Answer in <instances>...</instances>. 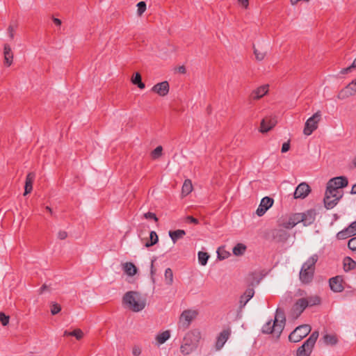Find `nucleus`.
<instances>
[{
  "instance_id": "1",
  "label": "nucleus",
  "mask_w": 356,
  "mask_h": 356,
  "mask_svg": "<svg viewBox=\"0 0 356 356\" xmlns=\"http://www.w3.org/2000/svg\"><path fill=\"white\" fill-rule=\"evenodd\" d=\"M318 259L317 254H314L303 264L300 272V280L304 284L312 282L314 277L315 264Z\"/></svg>"
},
{
  "instance_id": "2",
  "label": "nucleus",
  "mask_w": 356,
  "mask_h": 356,
  "mask_svg": "<svg viewBox=\"0 0 356 356\" xmlns=\"http://www.w3.org/2000/svg\"><path fill=\"white\" fill-rule=\"evenodd\" d=\"M139 294L136 291H128L123 296V303L127 305L129 309L138 312L145 308V302L136 297Z\"/></svg>"
},
{
  "instance_id": "3",
  "label": "nucleus",
  "mask_w": 356,
  "mask_h": 356,
  "mask_svg": "<svg viewBox=\"0 0 356 356\" xmlns=\"http://www.w3.org/2000/svg\"><path fill=\"white\" fill-rule=\"evenodd\" d=\"M201 338L200 332L197 330H193L188 332L184 338L185 343L180 347L181 352L184 355L190 354L196 346V343L192 342L193 339L197 343Z\"/></svg>"
},
{
  "instance_id": "4",
  "label": "nucleus",
  "mask_w": 356,
  "mask_h": 356,
  "mask_svg": "<svg viewBox=\"0 0 356 356\" xmlns=\"http://www.w3.org/2000/svg\"><path fill=\"white\" fill-rule=\"evenodd\" d=\"M318 332L314 331L296 351V356H309L318 337Z\"/></svg>"
},
{
  "instance_id": "5",
  "label": "nucleus",
  "mask_w": 356,
  "mask_h": 356,
  "mask_svg": "<svg viewBox=\"0 0 356 356\" xmlns=\"http://www.w3.org/2000/svg\"><path fill=\"white\" fill-rule=\"evenodd\" d=\"M312 330L309 325L304 324L297 327L289 336L291 342L297 343L307 336Z\"/></svg>"
},
{
  "instance_id": "6",
  "label": "nucleus",
  "mask_w": 356,
  "mask_h": 356,
  "mask_svg": "<svg viewBox=\"0 0 356 356\" xmlns=\"http://www.w3.org/2000/svg\"><path fill=\"white\" fill-rule=\"evenodd\" d=\"M321 118V112L320 111L315 113L305 122L303 133L306 136L311 135L314 131L318 128V124Z\"/></svg>"
},
{
  "instance_id": "7",
  "label": "nucleus",
  "mask_w": 356,
  "mask_h": 356,
  "mask_svg": "<svg viewBox=\"0 0 356 356\" xmlns=\"http://www.w3.org/2000/svg\"><path fill=\"white\" fill-rule=\"evenodd\" d=\"M343 283L344 280L341 275H337L329 280L330 289L335 293H340L344 290Z\"/></svg>"
},
{
  "instance_id": "8",
  "label": "nucleus",
  "mask_w": 356,
  "mask_h": 356,
  "mask_svg": "<svg viewBox=\"0 0 356 356\" xmlns=\"http://www.w3.org/2000/svg\"><path fill=\"white\" fill-rule=\"evenodd\" d=\"M307 307H308V305L306 299L303 298L298 299L291 309L293 316L295 318L299 317Z\"/></svg>"
},
{
  "instance_id": "9",
  "label": "nucleus",
  "mask_w": 356,
  "mask_h": 356,
  "mask_svg": "<svg viewBox=\"0 0 356 356\" xmlns=\"http://www.w3.org/2000/svg\"><path fill=\"white\" fill-rule=\"evenodd\" d=\"M197 312L195 310H184L180 316V323H182L183 327L187 328L191 322L197 316Z\"/></svg>"
},
{
  "instance_id": "10",
  "label": "nucleus",
  "mask_w": 356,
  "mask_h": 356,
  "mask_svg": "<svg viewBox=\"0 0 356 356\" xmlns=\"http://www.w3.org/2000/svg\"><path fill=\"white\" fill-rule=\"evenodd\" d=\"M285 321L286 318L284 311L280 308L277 309L273 323L277 326V333H282L285 325Z\"/></svg>"
},
{
  "instance_id": "11",
  "label": "nucleus",
  "mask_w": 356,
  "mask_h": 356,
  "mask_svg": "<svg viewBox=\"0 0 356 356\" xmlns=\"http://www.w3.org/2000/svg\"><path fill=\"white\" fill-rule=\"evenodd\" d=\"M277 124V120L275 117H266L264 118L260 124V132L266 133L272 129Z\"/></svg>"
},
{
  "instance_id": "12",
  "label": "nucleus",
  "mask_w": 356,
  "mask_h": 356,
  "mask_svg": "<svg viewBox=\"0 0 356 356\" xmlns=\"http://www.w3.org/2000/svg\"><path fill=\"white\" fill-rule=\"evenodd\" d=\"M311 188L310 186L305 182H302L300 184L297 188H296V191L294 192V198H301L303 199L306 197L308 194L310 193Z\"/></svg>"
},
{
  "instance_id": "13",
  "label": "nucleus",
  "mask_w": 356,
  "mask_h": 356,
  "mask_svg": "<svg viewBox=\"0 0 356 356\" xmlns=\"http://www.w3.org/2000/svg\"><path fill=\"white\" fill-rule=\"evenodd\" d=\"M273 202H274L273 199L271 197H264L261 200L260 204L256 211V213L257 214V216H262L266 212V211L270 207H272Z\"/></svg>"
},
{
  "instance_id": "14",
  "label": "nucleus",
  "mask_w": 356,
  "mask_h": 356,
  "mask_svg": "<svg viewBox=\"0 0 356 356\" xmlns=\"http://www.w3.org/2000/svg\"><path fill=\"white\" fill-rule=\"evenodd\" d=\"M169 88L168 82L165 81L154 85L152 88V91L158 94L159 96L165 97L169 92Z\"/></svg>"
},
{
  "instance_id": "15",
  "label": "nucleus",
  "mask_w": 356,
  "mask_h": 356,
  "mask_svg": "<svg viewBox=\"0 0 356 356\" xmlns=\"http://www.w3.org/2000/svg\"><path fill=\"white\" fill-rule=\"evenodd\" d=\"M301 216V222L303 223L305 226H308L312 225L316 218V211L314 209H310L307 211L305 213H300Z\"/></svg>"
},
{
  "instance_id": "16",
  "label": "nucleus",
  "mask_w": 356,
  "mask_h": 356,
  "mask_svg": "<svg viewBox=\"0 0 356 356\" xmlns=\"http://www.w3.org/2000/svg\"><path fill=\"white\" fill-rule=\"evenodd\" d=\"M230 334L231 331L229 329L224 330L219 334L216 343V349L217 350H219L222 348L225 342L229 339Z\"/></svg>"
},
{
  "instance_id": "17",
  "label": "nucleus",
  "mask_w": 356,
  "mask_h": 356,
  "mask_svg": "<svg viewBox=\"0 0 356 356\" xmlns=\"http://www.w3.org/2000/svg\"><path fill=\"white\" fill-rule=\"evenodd\" d=\"M328 183L337 190H341V188L348 186V181L346 177L341 176L331 179Z\"/></svg>"
},
{
  "instance_id": "18",
  "label": "nucleus",
  "mask_w": 356,
  "mask_h": 356,
  "mask_svg": "<svg viewBox=\"0 0 356 356\" xmlns=\"http://www.w3.org/2000/svg\"><path fill=\"white\" fill-rule=\"evenodd\" d=\"M268 84L258 87L251 92L250 97L253 100L259 99L268 93Z\"/></svg>"
},
{
  "instance_id": "19",
  "label": "nucleus",
  "mask_w": 356,
  "mask_h": 356,
  "mask_svg": "<svg viewBox=\"0 0 356 356\" xmlns=\"http://www.w3.org/2000/svg\"><path fill=\"white\" fill-rule=\"evenodd\" d=\"M254 289L248 286L244 293L240 297L239 307L241 309L245 307L248 302L254 296Z\"/></svg>"
},
{
  "instance_id": "20",
  "label": "nucleus",
  "mask_w": 356,
  "mask_h": 356,
  "mask_svg": "<svg viewBox=\"0 0 356 356\" xmlns=\"http://www.w3.org/2000/svg\"><path fill=\"white\" fill-rule=\"evenodd\" d=\"M264 275L261 273L253 272L249 274L248 275V286L253 288L254 286L258 285L261 280L264 277Z\"/></svg>"
},
{
  "instance_id": "21",
  "label": "nucleus",
  "mask_w": 356,
  "mask_h": 356,
  "mask_svg": "<svg viewBox=\"0 0 356 356\" xmlns=\"http://www.w3.org/2000/svg\"><path fill=\"white\" fill-rule=\"evenodd\" d=\"M325 195H328L330 197L333 198H337L339 200L343 197V192L341 190H337L334 188L332 185L327 182V188Z\"/></svg>"
},
{
  "instance_id": "22",
  "label": "nucleus",
  "mask_w": 356,
  "mask_h": 356,
  "mask_svg": "<svg viewBox=\"0 0 356 356\" xmlns=\"http://www.w3.org/2000/svg\"><path fill=\"white\" fill-rule=\"evenodd\" d=\"M261 332L264 334H274L277 337H279L281 333L277 332V326L272 322V320L268 321L262 327Z\"/></svg>"
},
{
  "instance_id": "23",
  "label": "nucleus",
  "mask_w": 356,
  "mask_h": 356,
  "mask_svg": "<svg viewBox=\"0 0 356 356\" xmlns=\"http://www.w3.org/2000/svg\"><path fill=\"white\" fill-rule=\"evenodd\" d=\"M3 54H4V64L9 67L13 63V53L9 44H4L3 48Z\"/></svg>"
},
{
  "instance_id": "24",
  "label": "nucleus",
  "mask_w": 356,
  "mask_h": 356,
  "mask_svg": "<svg viewBox=\"0 0 356 356\" xmlns=\"http://www.w3.org/2000/svg\"><path fill=\"white\" fill-rule=\"evenodd\" d=\"M35 175L34 172H29L26 175L25 186H24V195H26L30 193L33 190V183L35 179Z\"/></svg>"
},
{
  "instance_id": "25",
  "label": "nucleus",
  "mask_w": 356,
  "mask_h": 356,
  "mask_svg": "<svg viewBox=\"0 0 356 356\" xmlns=\"http://www.w3.org/2000/svg\"><path fill=\"white\" fill-rule=\"evenodd\" d=\"M301 216L300 213L293 214L289 220L284 223V227L286 229H291L295 227L298 222H301Z\"/></svg>"
},
{
  "instance_id": "26",
  "label": "nucleus",
  "mask_w": 356,
  "mask_h": 356,
  "mask_svg": "<svg viewBox=\"0 0 356 356\" xmlns=\"http://www.w3.org/2000/svg\"><path fill=\"white\" fill-rule=\"evenodd\" d=\"M343 268L345 272H348L356 268V261L350 257H346L343 261Z\"/></svg>"
},
{
  "instance_id": "27",
  "label": "nucleus",
  "mask_w": 356,
  "mask_h": 356,
  "mask_svg": "<svg viewBox=\"0 0 356 356\" xmlns=\"http://www.w3.org/2000/svg\"><path fill=\"white\" fill-rule=\"evenodd\" d=\"M123 270L124 273L129 275L134 276L137 273V268L136 266L131 262H126L123 264Z\"/></svg>"
},
{
  "instance_id": "28",
  "label": "nucleus",
  "mask_w": 356,
  "mask_h": 356,
  "mask_svg": "<svg viewBox=\"0 0 356 356\" xmlns=\"http://www.w3.org/2000/svg\"><path fill=\"white\" fill-rule=\"evenodd\" d=\"M339 200L337 198H333L330 197L328 195H325L323 202L325 207L327 209H330L334 207Z\"/></svg>"
},
{
  "instance_id": "29",
  "label": "nucleus",
  "mask_w": 356,
  "mask_h": 356,
  "mask_svg": "<svg viewBox=\"0 0 356 356\" xmlns=\"http://www.w3.org/2000/svg\"><path fill=\"white\" fill-rule=\"evenodd\" d=\"M185 235L186 232L183 229H177L175 231L169 232V236H170L174 243H175L177 240L183 238Z\"/></svg>"
},
{
  "instance_id": "30",
  "label": "nucleus",
  "mask_w": 356,
  "mask_h": 356,
  "mask_svg": "<svg viewBox=\"0 0 356 356\" xmlns=\"http://www.w3.org/2000/svg\"><path fill=\"white\" fill-rule=\"evenodd\" d=\"M304 298L306 299L308 307L318 305L321 302V298L317 295L309 296Z\"/></svg>"
},
{
  "instance_id": "31",
  "label": "nucleus",
  "mask_w": 356,
  "mask_h": 356,
  "mask_svg": "<svg viewBox=\"0 0 356 356\" xmlns=\"http://www.w3.org/2000/svg\"><path fill=\"white\" fill-rule=\"evenodd\" d=\"M170 337V332L169 330H165L161 333H159L156 337V340L159 344L164 343Z\"/></svg>"
},
{
  "instance_id": "32",
  "label": "nucleus",
  "mask_w": 356,
  "mask_h": 356,
  "mask_svg": "<svg viewBox=\"0 0 356 356\" xmlns=\"http://www.w3.org/2000/svg\"><path fill=\"white\" fill-rule=\"evenodd\" d=\"M131 81L134 85H136L140 89H143L145 87V83L142 81V77L139 72H136L131 79Z\"/></svg>"
},
{
  "instance_id": "33",
  "label": "nucleus",
  "mask_w": 356,
  "mask_h": 356,
  "mask_svg": "<svg viewBox=\"0 0 356 356\" xmlns=\"http://www.w3.org/2000/svg\"><path fill=\"white\" fill-rule=\"evenodd\" d=\"M323 341L326 345L334 346L337 343L338 339L334 334H325L323 336Z\"/></svg>"
},
{
  "instance_id": "34",
  "label": "nucleus",
  "mask_w": 356,
  "mask_h": 356,
  "mask_svg": "<svg viewBox=\"0 0 356 356\" xmlns=\"http://www.w3.org/2000/svg\"><path fill=\"white\" fill-rule=\"evenodd\" d=\"M158 235L154 231H152L149 234V239L145 243L146 248H149L158 243Z\"/></svg>"
},
{
  "instance_id": "35",
  "label": "nucleus",
  "mask_w": 356,
  "mask_h": 356,
  "mask_svg": "<svg viewBox=\"0 0 356 356\" xmlns=\"http://www.w3.org/2000/svg\"><path fill=\"white\" fill-rule=\"evenodd\" d=\"M63 335L65 337L67 336H72L74 337L77 340H80L83 337V332L81 329H75L72 332L65 331Z\"/></svg>"
},
{
  "instance_id": "36",
  "label": "nucleus",
  "mask_w": 356,
  "mask_h": 356,
  "mask_svg": "<svg viewBox=\"0 0 356 356\" xmlns=\"http://www.w3.org/2000/svg\"><path fill=\"white\" fill-rule=\"evenodd\" d=\"M351 236H353V235L350 233V229L348 227L345 228L344 229L339 232L337 234L336 237L338 240H343V239L350 237Z\"/></svg>"
},
{
  "instance_id": "37",
  "label": "nucleus",
  "mask_w": 356,
  "mask_h": 356,
  "mask_svg": "<svg viewBox=\"0 0 356 356\" xmlns=\"http://www.w3.org/2000/svg\"><path fill=\"white\" fill-rule=\"evenodd\" d=\"M193 190L192 182L190 179H186L182 186L181 193L184 195H188Z\"/></svg>"
},
{
  "instance_id": "38",
  "label": "nucleus",
  "mask_w": 356,
  "mask_h": 356,
  "mask_svg": "<svg viewBox=\"0 0 356 356\" xmlns=\"http://www.w3.org/2000/svg\"><path fill=\"white\" fill-rule=\"evenodd\" d=\"M353 94L350 91V90L348 88V86H346L344 88L341 90L338 93L337 97L339 99H345L350 96H352Z\"/></svg>"
},
{
  "instance_id": "39",
  "label": "nucleus",
  "mask_w": 356,
  "mask_h": 356,
  "mask_svg": "<svg viewBox=\"0 0 356 356\" xmlns=\"http://www.w3.org/2000/svg\"><path fill=\"white\" fill-rule=\"evenodd\" d=\"M246 250V246L243 243H238L233 248V254L236 256L243 255Z\"/></svg>"
},
{
  "instance_id": "40",
  "label": "nucleus",
  "mask_w": 356,
  "mask_h": 356,
  "mask_svg": "<svg viewBox=\"0 0 356 356\" xmlns=\"http://www.w3.org/2000/svg\"><path fill=\"white\" fill-rule=\"evenodd\" d=\"M165 281L168 285H172L173 283V273L170 268H168L165 271Z\"/></svg>"
},
{
  "instance_id": "41",
  "label": "nucleus",
  "mask_w": 356,
  "mask_h": 356,
  "mask_svg": "<svg viewBox=\"0 0 356 356\" xmlns=\"http://www.w3.org/2000/svg\"><path fill=\"white\" fill-rule=\"evenodd\" d=\"M209 258V255L207 252H198V259L199 262L201 265L205 266L207 263V261Z\"/></svg>"
},
{
  "instance_id": "42",
  "label": "nucleus",
  "mask_w": 356,
  "mask_h": 356,
  "mask_svg": "<svg viewBox=\"0 0 356 356\" xmlns=\"http://www.w3.org/2000/svg\"><path fill=\"white\" fill-rule=\"evenodd\" d=\"M163 147L159 145L156 147L152 152L151 156L153 159H157L162 156Z\"/></svg>"
},
{
  "instance_id": "43",
  "label": "nucleus",
  "mask_w": 356,
  "mask_h": 356,
  "mask_svg": "<svg viewBox=\"0 0 356 356\" xmlns=\"http://www.w3.org/2000/svg\"><path fill=\"white\" fill-rule=\"evenodd\" d=\"M253 49L256 59L259 61L263 60L266 56V52L259 51V49H256L254 46H253Z\"/></svg>"
},
{
  "instance_id": "44",
  "label": "nucleus",
  "mask_w": 356,
  "mask_h": 356,
  "mask_svg": "<svg viewBox=\"0 0 356 356\" xmlns=\"http://www.w3.org/2000/svg\"><path fill=\"white\" fill-rule=\"evenodd\" d=\"M137 15L141 16L146 10V3L145 1H140L137 3Z\"/></svg>"
},
{
  "instance_id": "45",
  "label": "nucleus",
  "mask_w": 356,
  "mask_h": 356,
  "mask_svg": "<svg viewBox=\"0 0 356 356\" xmlns=\"http://www.w3.org/2000/svg\"><path fill=\"white\" fill-rule=\"evenodd\" d=\"M61 310V306L56 302H54L51 305V313L52 315H56L59 313Z\"/></svg>"
},
{
  "instance_id": "46",
  "label": "nucleus",
  "mask_w": 356,
  "mask_h": 356,
  "mask_svg": "<svg viewBox=\"0 0 356 356\" xmlns=\"http://www.w3.org/2000/svg\"><path fill=\"white\" fill-rule=\"evenodd\" d=\"M9 319V316L6 315L3 312H0V321L3 326L8 324Z\"/></svg>"
},
{
  "instance_id": "47",
  "label": "nucleus",
  "mask_w": 356,
  "mask_h": 356,
  "mask_svg": "<svg viewBox=\"0 0 356 356\" xmlns=\"http://www.w3.org/2000/svg\"><path fill=\"white\" fill-rule=\"evenodd\" d=\"M348 247L353 251H356V236L350 238L348 243Z\"/></svg>"
},
{
  "instance_id": "48",
  "label": "nucleus",
  "mask_w": 356,
  "mask_h": 356,
  "mask_svg": "<svg viewBox=\"0 0 356 356\" xmlns=\"http://www.w3.org/2000/svg\"><path fill=\"white\" fill-rule=\"evenodd\" d=\"M144 217L146 218V219H152L154 220L155 222H157L159 220L158 218L156 217V214L154 213H152V212H147L145 213H144Z\"/></svg>"
},
{
  "instance_id": "49",
  "label": "nucleus",
  "mask_w": 356,
  "mask_h": 356,
  "mask_svg": "<svg viewBox=\"0 0 356 356\" xmlns=\"http://www.w3.org/2000/svg\"><path fill=\"white\" fill-rule=\"evenodd\" d=\"M155 260H156L155 259L152 260L151 268H150L151 279H152L153 283L155 282L154 275L156 273V269L154 267V262L155 261Z\"/></svg>"
},
{
  "instance_id": "50",
  "label": "nucleus",
  "mask_w": 356,
  "mask_h": 356,
  "mask_svg": "<svg viewBox=\"0 0 356 356\" xmlns=\"http://www.w3.org/2000/svg\"><path fill=\"white\" fill-rule=\"evenodd\" d=\"M347 86L350 90L353 95L356 94V80L350 83Z\"/></svg>"
},
{
  "instance_id": "51",
  "label": "nucleus",
  "mask_w": 356,
  "mask_h": 356,
  "mask_svg": "<svg viewBox=\"0 0 356 356\" xmlns=\"http://www.w3.org/2000/svg\"><path fill=\"white\" fill-rule=\"evenodd\" d=\"M348 227L350 228V233L355 236L356 235V220L353 222Z\"/></svg>"
},
{
  "instance_id": "52",
  "label": "nucleus",
  "mask_w": 356,
  "mask_h": 356,
  "mask_svg": "<svg viewBox=\"0 0 356 356\" xmlns=\"http://www.w3.org/2000/svg\"><path fill=\"white\" fill-rule=\"evenodd\" d=\"M186 221L188 222L193 223V224H195V225L199 223V220L197 218H194V217H193L191 216H188L186 217Z\"/></svg>"
},
{
  "instance_id": "53",
  "label": "nucleus",
  "mask_w": 356,
  "mask_h": 356,
  "mask_svg": "<svg viewBox=\"0 0 356 356\" xmlns=\"http://www.w3.org/2000/svg\"><path fill=\"white\" fill-rule=\"evenodd\" d=\"M279 234V236L282 238H283L284 240H286L287 238H288V234L286 232L283 231V230H279L277 231V236Z\"/></svg>"
},
{
  "instance_id": "54",
  "label": "nucleus",
  "mask_w": 356,
  "mask_h": 356,
  "mask_svg": "<svg viewBox=\"0 0 356 356\" xmlns=\"http://www.w3.org/2000/svg\"><path fill=\"white\" fill-rule=\"evenodd\" d=\"M132 353L135 356H138L141 354V349L138 346H134L132 349Z\"/></svg>"
},
{
  "instance_id": "55",
  "label": "nucleus",
  "mask_w": 356,
  "mask_h": 356,
  "mask_svg": "<svg viewBox=\"0 0 356 356\" xmlns=\"http://www.w3.org/2000/svg\"><path fill=\"white\" fill-rule=\"evenodd\" d=\"M289 149H290V143H289V141H288L286 143H284L282 145V153L286 152H288L289 150Z\"/></svg>"
},
{
  "instance_id": "56",
  "label": "nucleus",
  "mask_w": 356,
  "mask_h": 356,
  "mask_svg": "<svg viewBox=\"0 0 356 356\" xmlns=\"http://www.w3.org/2000/svg\"><path fill=\"white\" fill-rule=\"evenodd\" d=\"M58 237L60 240H64L67 237V233L65 231H60L58 233Z\"/></svg>"
},
{
  "instance_id": "57",
  "label": "nucleus",
  "mask_w": 356,
  "mask_h": 356,
  "mask_svg": "<svg viewBox=\"0 0 356 356\" xmlns=\"http://www.w3.org/2000/svg\"><path fill=\"white\" fill-rule=\"evenodd\" d=\"M238 3L243 7L244 8L247 9L249 6V0H238Z\"/></svg>"
},
{
  "instance_id": "58",
  "label": "nucleus",
  "mask_w": 356,
  "mask_h": 356,
  "mask_svg": "<svg viewBox=\"0 0 356 356\" xmlns=\"http://www.w3.org/2000/svg\"><path fill=\"white\" fill-rule=\"evenodd\" d=\"M354 69L353 67H351V65H350L349 67H345V68H343L341 71H340V74H348L349 72H350L352 71V70Z\"/></svg>"
},
{
  "instance_id": "59",
  "label": "nucleus",
  "mask_w": 356,
  "mask_h": 356,
  "mask_svg": "<svg viewBox=\"0 0 356 356\" xmlns=\"http://www.w3.org/2000/svg\"><path fill=\"white\" fill-rule=\"evenodd\" d=\"M8 31L9 35H10V38L13 39V38H14V31H15L14 27L13 26L10 25L8 26Z\"/></svg>"
},
{
  "instance_id": "60",
  "label": "nucleus",
  "mask_w": 356,
  "mask_h": 356,
  "mask_svg": "<svg viewBox=\"0 0 356 356\" xmlns=\"http://www.w3.org/2000/svg\"><path fill=\"white\" fill-rule=\"evenodd\" d=\"M53 22L57 26H60L61 24V20L58 18H54Z\"/></svg>"
},
{
  "instance_id": "61",
  "label": "nucleus",
  "mask_w": 356,
  "mask_h": 356,
  "mask_svg": "<svg viewBox=\"0 0 356 356\" xmlns=\"http://www.w3.org/2000/svg\"><path fill=\"white\" fill-rule=\"evenodd\" d=\"M48 288L47 285V284H43L41 288L40 289V293H43L45 290H47Z\"/></svg>"
},
{
  "instance_id": "62",
  "label": "nucleus",
  "mask_w": 356,
  "mask_h": 356,
  "mask_svg": "<svg viewBox=\"0 0 356 356\" xmlns=\"http://www.w3.org/2000/svg\"><path fill=\"white\" fill-rule=\"evenodd\" d=\"M179 72L181 74H185L186 72V70L184 66H181L179 67Z\"/></svg>"
},
{
  "instance_id": "63",
  "label": "nucleus",
  "mask_w": 356,
  "mask_h": 356,
  "mask_svg": "<svg viewBox=\"0 0 356 356\" xmlns=\"http://www.w3.org/2000/svg\"><path fill=\"white\" fill-rule=\"evenodd\" d=\"M350 193L356 194V184L353 186Z\"/></svg>"
},
{
  "instance_id": "64",
  "label": "nucleus",
  "mask_w": 356,
  "mask_h": 356,
  "mask_svg": "<svg viewBox=\"0 0 356 356\" xmlns=\"http://www.w3.org/2000/svg\"><path fill=\"white\" fill-rule=\"evenodd\" d=\"M351 67L356 68V58L353 60Z\"/></svg>"
}]
</instances>
